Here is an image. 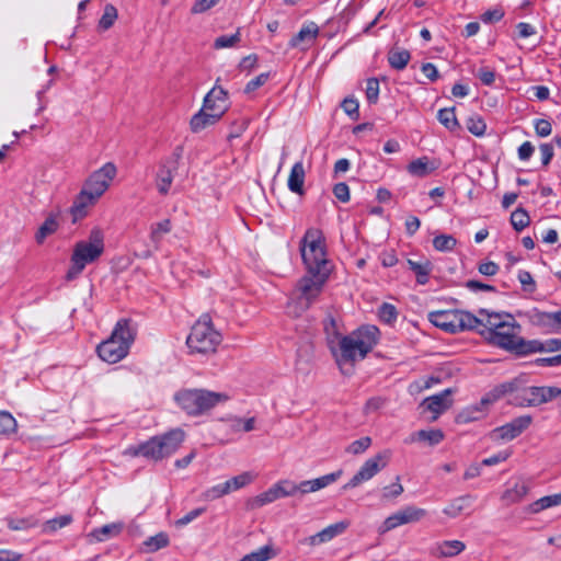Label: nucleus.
<instances>
[{
    "label": "nucleus",
    "mask_w": 561,
    "mask_h": 561,
    "mask_svg": "<svg viewBox=\"0 0 561 561\" xmlns=\"http://www.w3.org/2000/svg\"><path fill=\"white\" fill-rule=\"evenodd\" d=\"M306 172L304 168L302 161L296 162L290 170L287 186L290 192L296 193L298 195L304 194V184H305Z\"/></svg>",
    "instance_id": "393cba45"
},
{
    "label": "nucleus",
    "mask_w": 561,
    "mask_h": 561,
    "mask_svg": "<svg viewBox=\"0 0 561 561\" xmlns=\"http://www.w3.org/2000/svg\"><path fill=\"white\" fill-rule=\"evenodd\" d=\"M134 339L135 332L130 328V320L121 319L110 337L98 345V355L108 364H116L128 354Z\"/></svg>",
    "instance_id": "f03ea898"
},
{
    "label": "nucleus",
    "mask_w": 561,
    "mask_h": 561,
    "mask_svg": "<svg viewBox=\"0 0 561 561\" xmlns=\"http://www.w3.org/2000/svg\"><path fill=\"white\" fill-rule=\"evenodd\" d=\"M324 331L327 334V342L330 351H334V344L341 339L343 335L337 330L336 321L329 317L324 321Z\"/></svg>",
    "instance_id": "58836bf2"
},
{
    "label": "nucleus",
    "mask_w": 561,
    "mask_h": 561,
    "mask_svg": "<svg viewBox=\"0 0 561 561\" xmlns=\"http://www.w3.org/2000/svg\"><path fill=\"white\" fill-rule=\"evenodd\" d=\"M183 154V146H176L170 157L165 158L159 164L156 176L157 188L160 194H168L179 168V161Z\"/></svg>",
    "instance_id": "9b49d317"
},
{
    "label": "nucleus",
    "mask_w": 561,
    "mask_h": 561,
    "mask_svg": "<svg viewBox=\"0 0 561 561\" xmlns=\"http://www.w3.org/2000/svg\"><path fill=\"white\" fill-rule=\"evenodd\" d=\"M117 9L113 4H106L104 7L103 14L99 21V27L103 31L111 28L117 19Z\"/></svg>",
    "instance_id": "de8ad7c7"
},
{
    "label": "nucleus",
    "mask_w": 561,
    "mask_h": 561,
    "mask_svg": "<svg viewBox=\"0 0 561 561\" xmlns=\"http://www.w3.org/2000/svg\"><path fill=\"white\" fill-rule=\"evenodd\" d=\"M239 42H240V32L237 31L234 34L221 35V36L217 37L214 42V48L221 49V48L233 47Z\"/></svg>",
    "instance_id": "5fc2aeb1"
},
{
    "label": "nucleus",
    "mask_w": 561,
    "mask_h": 561,
    "mask_svg": "<svg viewBox=\"0 0 561 561\" xmlns=\"http://www.w3.org/2000/svg\"><path fill=\"white\" fill-rule=\"evenodd\" d=\"M391 453L389 450H382L374 457L367 459L359 470L353 476V478L344 484L343 489H354L365 481L374 478L380 470H382L390 459Z\"/></svg>",
    "instance_id": "1a4fd4ad"
},
{
    "label": "nucleus",
    "mask_w": 561,
    "mask_h": 561,
    "mask_svg": "<svg viewBox=\"0 0 561 561\" xmlns=\"http://www.w3.org/2000/svg\"><path fill=\"white\" fill-rule=\"evenodd\" d=\"M72 516L71 515H61L59 517L51 518L43 525V530L45 533H54L60 528H64L71 524Z\"/></svg>",
    "instance_id": "09e8293b"
},
{
    "label": "nucleus",
    "mask_w": 561,
    "mask_h": 561,
    "mask_svg": "<svg viewBox=\"0 0 561 561\" xmlns=\"http://www.w3.org/2000/svg\"><path fill=\"white\" fill-rule=\"evenodd\" d=\"M184 438V431L174 428L163 435L151 437L149 440L141 443L140 451H142V457L158 461L175 453Z\"/></svg>",
    "instance_id": "0eeeda50"
},
{
    "label": "nucleus",
    "mask_w": 561,
    "mask_h": 561,
    "mask_svg": "<svg viewBox=\"0 0 561 561\" xmlns=\"http://www.w3.org/2000/svg\"><path fill=\"white\" fill-rule=\"evenodd\" d=\"M366 98L368 103L376 104L379 98V81L376 78H369L366 81Z\"/></svg>",
    "instance_id": "680f3d73"
},
{
    "label": "nucleus",
    "mask_w": 561,
    "mask_h": 561,
    "mask_svg": "<svg viewBox=\"0 0 561 561\" xmlns=\"http://www.w3.org/2000/svg\"><path fill=\"white\" fill-rule=\"evenodd\" d=\"M174 399L184 412L196 416L226 402L229 397L226 393L206 389H184L176 392Z\"/></svg>",
    "instance_id": "20e7f679"
},
{
    "label": "nucleus",
    "mask_w": 561,
    "mask_h": 561,
    "mask_svg": "<svg viewBox=\"0 0 561 561\" xmlns=\"http://www.w3.org/2000/svg\"><path fill=\"white\" fill-rule=\"evenodd\" d=\"M519 331L520 325L511 314H506L505 323L500 325L486 341L516 356H526L528 340L519 336Z\"/></svg>",
    "instance_id": "423d86ee"
},
{
    "label": "nucleus",
    "mask_w": 561,
    "mask_h": 561,
    "mask_svg": "<svg viewBox=\"0 0 561 561\" xmlns=\"http://www.w3.org/2000/svg\"><path fill=\"white\" fill-rule=\"evenodd\" d=\"M408 265L416 276V282L424 285L428 282V276L433 270L432 262L426 257H420L419 260L408 259Z\"/></svg>",
    "instance_id": "bb28decb"
},
{
    "label": "nucleus",
    "mask_w": 561,
    "mask_h": 561,
    "mask_svg": "<svg viewBox=\"0 0 561 561\" xmlns=\"http://www.w3.org/2000/svg\"><path fill=\"white\" fill-rule=\"evenodd\" d=\"M473 497L471 495H462L453 500L448 506L443 510V513L449 517H457L463 510H466Z\"/></svg>",
    "instance_id": "f704fd0d"
},
{
    "label": "nucleus",
    "mask_w": 561,
    "mask_h": 561,
    "mask_svg": "<svg viewBox=\"0 0 561 561\" xmlns=\"http://www.w3.org/2000/svg\"><path fill=\"white\" fill-rule=\"evenodd\" d=\"M380 331L376 325H362L348 335H343L331 351L336 364L342 367L346 364L353 366L363 360L378 344Z\"/></svg>",
    "instance_id": "f257e3e1"
},
{
    "label": "nucleus",
    "mask_w": 561,
    "mask_h": 561,
    "mask_svg": "<svg viewBox=\"0 0 561 561\" xmlns=\"http://www.w3.org/2000/svg\"><path fill=\"white\" fill-rule=\"evenodd\" d=\"M342 470H337L335 472H331L329 474L319 477L312 480H305L300 483H295V495L297 493L304 495L311 492H317L321 489L327 488L328 485L334 483L342 476Z\"/></svg>",
    "instance_id": "f3484780"
},
{
    "label": "nucleus",
    "mask_w": 561,
    "mask_h": 561,
    "mask_svg": "<svg viewBox=\"0 0 561 561\" xmlns=\"http://www.w3.org/2000/svg\"><path fill=\"white\" fill-rule=\"evenodd\" d=\"M343 111L353 119H357L359 116V104L355 98H345L342 102Z\"/></svg>",
    "instance_id": "e2e57ef3"
},
{
    "label": "nucleus",
    "mask_w": 561,
    "mask_h": 561,
    "mask_svg": "<svg viewBox=\"0 0 561 561\" xmlns=\"http://www.w3.org/2000/svg\"><path fill=\"white\" fill-rule=\"evenodd\" d=\"M453 390L450 388L445 389L444 391L425 398L421 405L427 410L434 413L433 420H436L439 414H442L444 411H446L448 408H450L453 400L450 399V396L453 394Z\"/></svg>",
    "instance_id": "6ab92c4d"
},
{
    "label": "nucleus",
    "mask_w": 561,
    "mask_h": 561,
    "mask_svg": "<svg viewBox=\"0 0 561 561\" xmlns=\"http://www.w3.org/2000/svg\"><path fill=\"white\" fill-rule=\"evenodd\" d=\"M104 248H75L70 256V266L65 275L67 282L77 279L85 266L95 262L102 254Z\"/></svg>",
    "instance_id": "f8f14e48"
},
{
    "label": "nucleus",
    "mask_w": 561,
    "mask_h": 561,
    "mask_svg": "<svg viewBox=\"0 0 561 561\" xmlns=\"http://www.w3.org/2000/svg\"><path fill=\"white\" fill-rule=\"evenodd\" d=\"M228 93L220 87L215 85L204 98V107H210L209 102L217 100L222 105L226 104Z\"/></svg>",
    "instance_id": "603ef678"
},
{
    "label": "nucleus",
    "mask_w": 561,
    "mask_h": 561,
    "mask_svg": "<svg viewBox=\"0 0 561 561\" xmlns=\"http://www.w3.org/2000/svg\"><path fill=\"white\" fill-rule=\"evenodd\" d=\"M378 317L383 323L392 324L397 321L398 310L393 305L383 302L378 309Z\"/></svg>",
    "instance_id": "8fccbe9b"
},
{
    "label": "nucleus",
    "mask_w": 561,
    "mask_h": 561,
    "mask_svg": "<svg viewBox=\"0 0 561 561\" xmlns=\"http://www.w3.org/2000/svg\"><path fill=\"white\" fill-rule=\"evenodd\" d=\"M466 546L460 540L444 541L435 549L432 550V554L440 558H448L459 554L465 550Z\"/></svg>",
    "instance_id": "cd10ccee"
},
{
    "label": "nucleus",
    "mask_w": 561,
    "mask_h": 561,
    "mask_svg": "<svg viewBox=\"0 0 561 561\" xmlns=\"http://www.w3.org/2000/svg\"><path fill=\"white\" fill-rule=\"evenodd\" d=\"M438 122L448 130L454 131L459 128V123L454 107L442 108L437 113Z\"/></svg>",
    "instance_id": "c9c22d12"
},
{
    "label": "nucleus",
    "mask_w": 561,
    "mask_h": 561,
    "mask_svg": "<svg viewBox=\"0 0 561 561\" xmlns=\"http://www.w3.org/2000/svg\"><path fill=\"white\" fill-rule=\"evenodd\" d=\"M222 336L214 328L209 314H203L192 327L186 339V345L192 354L208 355L216 352Z\"/></svg>",
    "instance_id": "7ed1b4c3"
},
{
    "label": "nucleus",
    "mask_w": 561,
    "mask_h": 561,
    "mask_svg": "<svg viewBox=\"0 0 561 561\" xmlns=\"http://www.w3.org/2000/svg\"><path fill=\"white\" fill-rule=\"evenodd\" d=\"M511 224L517 231H520L528 226L529 216L524 209H516L511 215Z\"/></svg>",
    "instance_id": "bf43d9fd"
},
{
    "label": "nucleus",
    "mask_w": 561,
    "mask_h": 561,
    "mask_svg": "<svg viewBox=\"0 0 561 561\" xmlns=\"http://www.w3.org/2000/svg\"><path fill=\"white\" fill-rule=\"evenodd\" d=\"M371 445V438L369 436L362 437L350 444L345 451L352 455H360L365 453Z\"/></svg>",
    "instance_id": "864d4df0"
},
{
    "label": "nucleus",
    "mask_w": 561,
    "mask_h": 561,
    "mask_svg": "<svg viewBox=\"0 0 561 561\" xmlns=\"http://www.w3.org/2000/svg\"><path fill=\"white\" fill-rule=\"evenodd\" d=\"M319 35V26L314 22L305 23L299 32L291 37L289 46L293 48L299 47L302 50L311 47Z\"/></svg>",
    "instance_id": "a211bd4d"
},
{
    "label": "nucleus",
    "mask_w": 561,
    "mask_h": 561,
    "mask_svg": "<svg viewBox=\"0 0 561 561\" xmlns=\"http://www.w3.org/2000/svg\"><path fill=\"white\" fill-rule=\"evenodd\" d=\"M558 505H561V492L552 495H547L535 501L528 506L527 510L531 514H537L543 510Z\"/></svg>",
    "instance_id": "473e14b6"
},
{
    "label": "nucleus",
    "mask_w": 561,
    "mask_h": 561,
    "mask_svg": "<svg viewBox=\"0 0 561 561\" xmlns=\"http://www.w3.org/2000/svg\"><path fill=\"white\" fill-rule=\"evenodd\" d=\"M491 404L492 403L482 404L481 399L480 402L461 410L456 416V422L458 424H467L470 422L479 421L486 415L488 409Z\"/></svg>",
    "instance_id": "4be33fe9"
},
{
    "label": "nucleus",
    "mask_w": 561,
    "mask_h": 561,
    "mask_svg": "<svg viewBox=\"0 0 561 561\" xmlns=\"http://www.w3.org/2000/svg\"><path fill=\"white\" fill-rule=\"evenodd\" d=\"M325 239L322 230L319 228H309L305 232L299 245H321Z\"/></svg>",
    "instance_id": "49530a36"
},
{
    "label": "nucleus",
    "mask_w": 561,
    "mask_h": 561,
    "mask_svg": "<svg viewBox=\"0 0 561 561\" xmlns=\"http://www.w3.org/2000/svg\"><path fill=\"white\" fill-rule=\"evenodd\" d=\"M557 387L541 386L525 388L519 396V404L527 407H538L550 402L558 396Z\"/></svg>",
    "instance_id": "2eb2a0df"
},
{
    "label": "nucleus",
    "mask_w": 561,
    "mask_h": 561,
    "mask_svg": "<svg viewBox=\"0 0 561 561\" xmlns=\"http://www.w3.org/2000/svg\"><path fill=\"white\" fill-rule=\"evenodd\" d=\"M402 520L405 524L416 523L426 516V511L413 505L405 506L399 511Z\"/></svg>",
    "instance_id": "a19ab883"
},
{
    "label": "nucleus",
    "mask_w": 561,
    "mask_h": 561,
    "mask_svg": "<svg viewBox=\"0 0 561 561\" xmlns=\"http://www.w3.org/2000/svg\"><path fill=\"white\" fill-rule=\"evenodd\" d=\"M479 314L485 316V319H482V323L479 324V328L482 327V329L479 330V333L488 340L490 336H492L493 332L500 328V325L504 324L506 321V318L504 319L502 314L496 312H488L485 309H480Z\"/></svg>",
    "instance_id": "5701e85b"
},
{
    "label": "nucleus",
    "mask_w": 561,
    "mask_h": 561,
    "mask_svg": "<svg viewBox=\"0 0 561 561\" xmlns=\"http://www.w3.org/2000/svg\"><path fill=\"white\" fill-rule=\"evenodd\" d=\"M18 430V422L8 411H0V435L9 436Z\"/></svg>",
    "instance_id": "79ce46f5"
},
{
    "label": "nucleus",
    "mask_w": 561,
    "mask_h": 561,
    "mask_svg": "<svg viewBox=\"0 0 561 561\" xmlns=\"http://www.w3.org/2000/svg\"><path fill=\"white\" fill-rule=\"evenodd\" d=\"M276 556L273 547L270 545L263 546L256 551L245 554L240 561H267Z\"/></svg>",
    "instance_id": "a18cd8bd"
},
{
    "label": "nucleus",
    "mask_w": 561,
    "mask_h": 561,
    "mask_svg": "<svg viewBox=\"0 0 561 561\" xmlns=\"http://www.w3.org/2000/svg\"><path fill=\"white\" fill-rule=\"evenodd\" d=\"M474 76L479 78V80L484 85H492L495 81V71L486 66L480 67L476 72Z\"/></svg>",
    "instance_id": "0e129e2a"
},
{
    "label": "nucleus",
    "mask_w": 561,
    "mask_h": 561,
    "mask_svg": "<svg viewBox=\"0 0 561 561\" xmlns=\"http://www.w3.org/2000/svg\"><path fill=\"white\" fill-rule=\"evenodd\" d=\"M445 435L442 430L432 428V430H421L411 435L412 442H425L430 446L438 445Z\"/></svg>",
    "instance_id": "7c9ffc66"
},
{
    "label": "nucleus",
    "mask_w": 561,
    "mask_h": 561,
    "mask_svg": "<svg viewBox=\"0 0 561 561\" xmlns=\"http://www.w3.org/2000/svg\"><path fill=\"white\" fill-rule=\"evenodd\" d=\"M226 494H229V484L219 483L217 485L211 486L203 493V497L207 501L217 500Z\"/></svg>",
    "instance_id": "13d9d810"
},
{
    "label": "nucleus",
    "mask_w": 561,
    "mask_h": 561,
    "mask_svg": "<svg viewBox=\"0 0 561 561\" xmlns=\"http://www.w3.org/2000/svg\"><path fill=\"white\" fill-rule=\"evenodd\" d=\"M561 351V339H549L546 341L528 340L526 356L535 353H553Z\"/></svg>",
    "instance_id": "a878e982"
},
{
    "label": "nucleus",
    "mask_w": 561,
    "mask_h": 561,
    "mask_svg": "<svg viewBox=\"0 0 561 561\" xmlns=\"http://www.w3.org/2000/svg\"><path fill=\"white\" fill-rule=\"evenodd\" d=\"M98 199L81 188L80 193L76 196L72 206L70 207V214L72 221L76 222L79 219L84 218L88 215V209L93 206Z\"/></svg>",
    "instance_id": "412c9836"
},
{
    "label": "nucleus",
    "mask_w": 561,
    "mask_h": 561,
    "mask_svg": "<svg viewBox=\"0 0 561 561\" xmlns=\"http://www.w3.org/2000/svg\"><path fill=\"white\" fill-rule=\"evenodd\" d=\"M477 267L479 273L484 276H494L500 270L499 264L489 259L480 261Z\"/></svg>",
    "instance_id": "69168bd1"
},
{
    "label": "nucleus",
    "mask_w": 561,
    "mask_h": 561,
    "mask_svg": "<svg viewBox=\"0 0 561 561\" xmlns=\"http://www.w3.org/2000/svg\"><path fill=\"white\" fill-rule=\"evenodd\" d=\"M268 79H270L268 72L260 73L259 76H256L255 78H253L252 80H250L247 83V85L244 88V92L245 93L254 92L256 89L264 85Z\"/></svg>",
    "instance_id": "774afa93"
},
{
    "label": "nucleus",
    "mask_w": 561,
    "mask_h": 561,
    "mask_svg": "<svg viewBox=\"0 0 561 561\" xmlns=\"http://www.w3.org/2000/svg\"><path fill=\"white\" fill-rule=\"evenodd\" d=\"M435 169L436 167L430 162V159L427 157H422L416 160H413L407 167L408 172L411 175L417 178H425L428 174H431Z\"/></svg>",
    "instance_id": "c756f323"
},
{
    "label": "nucleus",
    "mask_w": 561,
    "mask_h": 561,
    "mask_svg": "<svg viewBox=\"0 0 561 561\" xmlns=\"http://www.w3.org/2000/svg\"><path fill=\"white\" fill-rule=\"evenodd\" d=\"M221 116V110L216 111V113H208L201 108L199 112L193 115V117L191 118V130L193 133H199L204 130L206 127L216 124Z\"/></svg>",
    "instance_id": "b1692460"
},
{
    "label": "nucleus",
    "mask_w": 561,
    "mask_h": 561,
    "mask_svg": "<svg viewBox=\"0 0 561 561\" xmlns=\"http://www.w3.org/2000/svg\"><path fill=\"white\" fill-rule=\"evenodd\" d=\"M116 167L113 163H105L85 180L82 188L99 199L108 188L116 175Z\"/></svg>",
    "instance_id": "ddd939ff"
},
{
    "label": "nucleus",
    "mask_w": 561,
    "mask_h": 561,
    "mask_svg": "<svg viewBox=\"0 0 561 561\" xmlns=\"http://www.w3.org/2000/svg\"><path fill=\"white\" fill-rule=\"evenodd\" d=\"M528 491H529V488L526 483L517 482L514 484V486H512L511 489H507L503 493L502 501L506 505H512L514 503H518L526 496Z\"/></svg>",
    "instance_id": "2f4dec72"
},
{
    "label": "nucleus",
    "mask_w": 561,
    "mask_h": 561,
    "mask_svg": "<svg viewBox=\"0 0 561 561\" xmlns=\"http://www.w3.org/2000/svg\"><path fill=\"white\" fill-rule=\"evenodd\" d=\"M58 228L57 217L50 215L46 218L43 225L38 228L35 238L38 243L44 242L47 236L54 233Z\"/></svg>",
    "instance_id": "e433bc0d"
},
{
    "label": "nucleus",
    "mask_w": 561,
    "mask_h": 561,
    "mask_svg": "<svg viewBox=\"0 0 561 561\" xmlns=\"http://www.w3.org/2000/svg\"><path fill=\"white\" fill-rule=\"evenodd\" d=\"M253 481V476L250 472H243L239 476H236L226 481V484H229V493L232 491H237L241 488L247 486Z\"/></svg>",
    "instance_id": "3c124183"
},
{
    "label": "nucleus",
    "mask_w": 561,
    "mask_h": 561,
    "mask_svg": "<svg viewBox=\"0 0 561 561\" xmlns=\"http://www.w3.org/2000/svg\"><path fill=\"white\" fill-rule=\"evenodd\" d=\"M468 130L474 136H483L486 130V124L480 116H471L467 121Z\"/></svg>",
    "instance_id": "4d7b16f0"
},
{
    "label": "nucleus",
    "mask_w": 561,
    "mask_h": 561,
    "mask_svg": "<svg viewBox=\"0 0 561 561\" xmlns=\"http://www.w3.org/2000/svg\"><path fill=\"white\" fill-rule=\"evenodd\" d=\"M169 543V536L162 531L144 541V546L148 552H156L159 549L165 548Z\"/></svg>",
    "instance_id": "c03bdc74"
},
{
    "label": "nucleus",
    "mask_w": 561,
    "mask_h": 561,
    "mask_svg": "<svg viewBox=\"0 0 561 561\" xmlns=\"http://www.w3.org/2000/svg\"><path fill=\"white\" fill-rule=\"evenodd\" d=\"M306 274L329 279L334 264L329 259L327 248H299Z\"/></svg>",
    "instance_id": "6e6552de"
},
{
    "label": "nucleus",
    "mask_w": 561,
    "mask_h": 561,
    "mask_svg": "<svg viewBox=\"0 0 561 561\" xmlns=\"http://www.w3.org/2000/svg\"><path fill=\"white\" fill-rule=\"evenodd\" d=\"M123 529L122 524H107L98 529H94L92 535L95 537L98 541L107 540L111 537L117 536Z\"/></svg>",
    "instance_id": "4c0bfd02"
},
{
    "label": "nucleus",
    "mask_w": 561,
    "mask_h": 561,
    "mask_svg": "<svg viewBox=\"0 0 561 561\" xmlns=\"http://www.w3.org/2000/svg\"><path fill=\"white\" fill-rule=\"evenodd\" d=\"M171 222L169 219H164L158 222L151 230V240L154 243H159L162 241V236L170 232Z\"/></svg>",
    "instance_id": "052dcab7"
},
{
    "label": "nucleus",
    "mask_w": 561,
    "mask_h": 561,
    "mask_svg": "<svg viewBox=\"0 0 561 561\" xmlns=\"http://www.w3.org/2000/svg\"><path fill=\"white\" fill-rule=\"evenodd\" d=\"M401 525H404V523H403L402 517L398 511V512L391 514L390 516H388L383 520V523L379 527L378 531H379V534H386Z\"/></svg>",
    "instance_id": "6e6d98bb"
},
{
    "label": "nucleus",
    "mask_w": 561,
    "mask_h": 561,
    "mask_svg": "<svg viewBox=\"0 0 561 561\" xmlns=\"http://www.w3.org/2000/svg\"><path fill=\"white\" fill-rule=\"evenodd\" d=\"M517 388L518 383L516 380L501 383L482 397V404L494 403L503 396L515 392Z\"/></svg>",
    "instance_id": "c85d7f7f"
},
{
    "label": "nucleus",
    "mask_w": 561,
    "mask_h": 561,
    "mask_svg": "<svg viewBox=\"0 0 561 561\" xmlns=\"http://www.w3.org/2000/svg\"><path fill=\"white\" fill-rule=\"evenodd\" d=\"M404 489L400 483V477L396 478V482L391 485H387L382 489V497L385 499H396L403 493Z\"/></svg>",
    "instance_id": "338daca9"
},
{
    "label": "nucleus",
    "mask_w": 561,
    "mask_h": 561,
    "mask_svg": "<svg viewBox=\"0 0 561 561\" xmlns=\"http://www.w3.org/2000/svg\"><path fill=\"white\" fill-rule=\"evenodd\" d=\"M533 422L530 415H522L515 417L511 422L495 427L491 433L490 437L493 440H512L518 437L524 431H526Z\"/></svg>",
    "instance_id": "4468645a"
},
{
    "label": "nucleus",
    "mask_w": 561,
    "mask_h": 561,
    "mask_svg": "<svg viewBox=\"0 0 561 561\" xmlns=\"http://www.w3.org/2000/svg\"><path fill=\"white\" fill-rule=\"evenodd\" d=\"M411 59V54L407 49H391L388 53V62L396 70H403Z\"/></svg>",
    "instance_id": "72a5a7b5"
},
{
    "label": "nucleus",
    "mask_w": 561,
    "mask_h": 561,
    "mask_svg": "<svg viewBox=\"0 0 561 561\" xmlns=\"http://www.w3.org/2000/svg\"><path fill=\"white\" fill-rule=\"evenodd\" d=\"M539 320L541 324L549 327L552 332H561V309L553 312H542Z\"/></svg>",
    "instance_id": "37998d69"
},
{
    "label": "nucleus",
    "mask_w": 561,
    "mask_h": 561,
    "mask_svg": "<svg viewBox=\"0 0 561 561\" xmlns=\"http://www.w3.org/2000/svg\"><path fill=\"white\" fill-rule=\"evenodd\" d=\"M348 525L350 523L345 520L329 525L328 527L317 533L316 535L305 538L302 540V543H307L309 546H318L328 542L332 540L334 537L343 534L348 527Z\"/></svg>",
    "instance_id": "aec40b11"
},
{
    "label": "nucleus",
    "mask_w": 561,
    "mask_h": 561,
    "mask_svg": "<svg viewBox=\"0 0 561 561\" xmlns=\"http://www.w3.org/2000/svg\"><path fill=\"white\" fill-rule=\"evenodd\" d=\"M402 520L405 524L416 523L426 516V511L413 505L405 506L399 511Z\"/></svg>",
    "instance_id": "ea45409f"
},
{
    "label": "nucleus",
    "mask_w": 561,
    "mask_h": 561,
    "mask_svg": "<svg viewBox=\"0 0 561 561\" xmlns=\"http://www.w3.org/2000/svg\"><path fill=\"white\" fill-rule=\"evenodd\" d=\"M430 322L449 333L463 330H479L482 320L462 310H437L428 313Z\"/></svg>",
    "instance_id": "39448f33"
},
{
    "label": "nucleus",
    "mask_w": 561,
    "mask_h": 561,
    "mask_svg": "<svg viewBox=\"0 0 561 561\" xmlns=\"http://www.w3.org/2000/svg\"><path fill=\"white\" fill-rule=\"evenodd\" d=\"M295 482L283 480L271 486L267 491L254 497L253 504L257 507L272 503L278 499L294 496Z\"/></svg>",
    "instance_id": "dca6fc26"
},
{
    "label": "nucleus",
    "mask_w": 561,
    "mask_h": 561,
    "mask_svg": "<svg viewBox=\"0 0 561 561\" xmlns=\"http://www.w3.org/2000/svg\"><path fill=\"white\" fill-rule=\"evenodd\" d=\"M327 282V279L305 274L295 287L299 306L308 309L318 299Z\"/></svg>",
    "instance_id": "9d476101"
}]
</instances>
